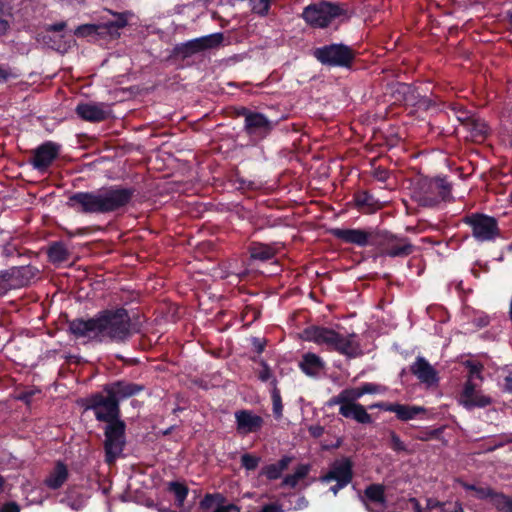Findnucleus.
I'll list each match as a JSON object with an SVG mask.
<instances>
[{"mask_svg": "<svg viewBox=\"0 0 512 512\" xmlns=\"http://www.w3.org/2000/svg\"><path fill=\"white\" fill-rule=\"evenodd\" d=\"M329 233L345 244L374 247L380 256L404 258L411 255L415 249L407 237H400L378 228H332Z\"/></svg>", "mask_w": 512, "mask_h": 512, "instance_id": "nucleus-1", "label": "nucleus"}, {"mask_svg": "<svg viewBox=\"0 0 512 512\" xmlns=\"http://www.w3.org/2000/svg\"><path fill=\"white\" fill-rule=\"evenodd\" d=\"M136 194L134 187L110 185L71 194L67 206L82 214H108L126 208Z\"/></svg>", "mask_w": 512, "mask_h": 512, "instance_id": "nucleus-2", "label": "nucleus"}, {"mask_svg": "<svg viewBox=\"0 0 512 512\" xmlns=\"http://www.w3.org/2000/svg\"><path fill=\"white\" fill-rule=\"evenodd\" d=\"M146 389L145 385L127 381L116 380L103 386L102 392H96L82 400L85 410L100 411L108 416H121L120 403L137 396Z\"/></svg>", "mask_w": 512, "mask_h": 512, "instance_id": "nucleus-3", "label": "nucleus"}, {"mask_svg": "<svg viewBox=\"0 0 512 512\" xmlns=\"http://www.w3.org/2000/svg\"><path fill=\"white\" fill-rule=\"evenodd\" d=\"M353 335L343 336L335 330L322 326H309L302 332V339L317 345H326L328 349L338 352L348 358L359 355V344L354 342Z\"/></svg>", "mask_w": 512, "mask_h": 512, "instance_id": "nucleus-4", "label": "nucleus"}, {"mask_svg": "<svg viewBox=\"0 0 512 512\" xmlns=\"http://www.w3.org/2000/svg\"><path fill=\"white\" fill-rule=\"evenodd\" d=\"M103 342L125 344L133 335L132 320L124 307L99 311Z\"/></svg>", "mask_w": 512, "mask_h": 512, "instance_id": "nucleus-5", "label": "nucleus"}, {"mask_svg": "<svg viewBox=\"0 0 512 512\" xmlns=\"http://www.w3.org/2000/svg\"><path fill=\"white\" fill-rule=\"evenodd\" d=\"M97 421L106 423L103 443L105 462L114 464L126 446V423L121 416H108L100 411L93 412Z\"/></svg>", "mask_w": 512, "mask_h": 512, "instance_id": "nucleus-6", "label": "nucleus"}, {"mask_svg": "<svg viewBox=\"0 0 512 512\" xmlns=\"http://www.w3.org/2000/svg\"><path fill=\"white\" fill-rule=\"evenodd\" d=\"M452 185L446 177L421 178L412 189V199L422 207H435L452 199Z\"/></svg>", "mask_w": 512, "mask_h": 512, "instance_id": "nucleus-7", "label": "nucleus"}, {"mask_svg": "<svg viewBox=\"0 0 512 512\" xmlns=\"http://www.w3.org/2000/svg\"><path fill=\"white\" fill-rule=\"evenodd\" d=\"M301 17L312 28H327L333 20L350 15L346 4L322 0L306 6Z\"/></svg>", "mask_w": 512, "mask_h": 512, "instance_id": "nucleus-8", "label": "nucleus"}, {"mask_svg": "<svg viewBox=\"0 0 512 512\" xmlns=\"http://www.w3.org/2000/svg\"><path fill=\"white\" fill-rule=\"evenodd\" d=\"M312 55L323 66L351 69L357 51L344 43H330L314 48Z\"/></svg>", "mask_w": 512, "mask_h": 512, "instance_id": "nucleus-9", "label": "nucleus"}, {"mask_svg": "<svg viewBox=\"0 0 512 512\" xmlns=\"http://www.w3.org/2000/svg\"><path fill=\"white\" fill-rule=\"evenodd\" d=\"M462 222L471 229L472 237L479 243L495 242L502 237L499 221L496 217L472 212L462 218Z\"/></svg>", "mask_w": 512, "mask_h": 512, "instance_id": "nucleus-10", "label": "nucleus"}, {"mask_svg": "<svg viewBox=\"0 0 512 512\" xmlns=\"http://www.w3.org/2000/svg\"><path fill=\"white\" fill-rule=\"evenodd\" d=\"M236 115L244 117L243 131L254 143L266 139L277 125L276 121L269 119L265 114L252 111L247 107L237 108Z\"/></svg>", "mask_w": 512, "mask_h": 512, "instance_id": "nucleus-11", "label": "nucleus"}, {"mask_svg": "<svg viewBox=\"0 0 512 512\" xmlns=\"http://www.w3.org/2000/svg\"><path fill=\"white\" fill-rule=\"evenodd\" d=\"M223 41L224 35L222 32L194 38L176 44L170 52L169 59L184 61L195 54L219 47Z\"/></svg>", "mask_w": 512, "mask_h": 512, "instance_id": "nucleus-12", "label": "nucleus"}, {"mask_svg": "<svg viewBox=\"0 0 512 512\" xmlns=\"http://www.w3.org/2000/svg\"><path fill=\"white\" fill-rule=\"evenodd\" d=\"M68 332L77 339L88 338L103 342L99 312L87 319L75 318L68 321Z\"/></svg>", "mask_w": 512, "mask_h": 512, "instance_id": "nucleus-13", "label": "nucleus"}, {"mask_svg": "<svg viewBox=\"0 0 512 512\" xmlns=\"http://www.w3.org/2000/svg\"><path fill=\"white\" fill-rule=\"evenodd\" d=\"M59 152V144L46 141L32 150V158L29 160V163L37 171L46 173L52 163L58 158Z\"/></svg>", "mask_w": 512, "mask_h": 512, "instance_id": "nucleus-14", "label": "nucleus"}, {"mask_svg": "<svg viewBox=\"0 0 512 512\" xmlns=\"http://www.w3.org/2000/svg\"><path fill=\"white\" fill-rule=\"evenodd\" d=\"M353 467L354 463L350 457L336 459L331 463L328 472L321 475L319 480L322 483L335 481L350 484L354 477Z\"/></svg>", "mask_w": 512, "mask_h": 512, "instance_id": "nucleus-15", "label": "nucleus"}, {"mask_svg": "<svg viewBox=\"0 0 512 512\" xmlns=\"http://www.w3.org/2000/svg\"><path fill=\"white\" fill-rule=\"evenodd\" d=\"M476 384L471 381H465L463 389L459 395V403L466 410L475 408H486L493 403V399L484 394L481 390L476 389Z\"/></svg>", "mask_w": 512, "mask_h": 512, "instance_id": "nucleus-16", "label": "nucleus"}, {"mask_svg": "<svg viewBox=\"0 0 512 512\" xmlns=\"http://www.w3.org/2000/svg\"><path fill=\"white\" fill-rule=\"evenodd\" d=\"M379 408L383 411L392 412L396 415V418L400 421L407 422L417 418L420 415L426 413V409L422 406L391 403V402H379L369 406V409Z\"/></svg>", "mask_w": 512, "mask_h": 512, "instance_id": "nucleus-17", "label": "nucleus"}, {"mask_svg": "<svg viewBox=\"0 0 512 512\" xmlns=\"http://www.w3.org/2000/svg\"><path fill=\"white\" fill-rule=\"evenodd\" d=\"M236 431L240 435H248L261 430L264 420L261 416L249 409H241L235 412Z\"/></svg>", "mask_w": 512, "mask_h": 512, "instance_id": "nucleus-18", "label": "nucleus"}, {"mask_svg": "<svg viewBox=\"0 0 512 512\" xmlns=\"http://www.w3.org/2000/svg\"><path fill=\"white\" fill-rule=\"evenodd\" d=\"M410 372L427 386H433L439 382L437 370L422 356L416 357L415 361L410 365Z\"/></svg>", "mask_w": 512, "mask_h": 512, "instance_id": "nucleus-19", "label": "nucleus"}, {"mask_svg": "<svg viewBox=\"0 0 512 512\" xmlns=\"http://www.w3.org/2000/svg\"><path fill=\"white\" fill-rule=\"evenodd\" d=\"M75 112L82 120L92 123L105 121L110 115L104 103H79Z\"/></svg>", "mask_w": 512, "mask_h": 512, "instance_id": "nucleus-20", "label": "nucleus"}, {"mask_svg": "<svg viewBox=\"0 0 512 512\" xmlns=\"http://www.w3.org/2000/svg\"><path fill=\"white\" fill-rule=\"evenodd\" d=\"M114 19L103 23L95 24V31L97 36L110 38H118L120 36L119 30L128 24L126 13H113Z\"/></svg>", "mask_w": 512, "mask_h": 512, "instance_id": "nucleus-21", "label": "nucleus"}, {"mask_svg": "<svg viewBox=\"0 0 512 512\" xmlns=\"http://www.w3.org/2000/svg\"><path fill=\"white\" fill-rule=\"evenodd\" d=\"M325 367V361L312 352L304 353L299 362L300 370L311 378H319L321 373L325 370Z\"/></svg>", "mask_w": 512, "mask_h": 512, "instance_id": "nucleus-22", "label": "nucleus"}, {"mask_svg": "<svg viewBox=\"0 0 512 512\" xmlns=\"http://www.w3.org/2000/svg\"><path fill=\"white\" fill-rule=\"evenodd\" d=\"M39 270L32 265L11 267V288L17 289L29 285L37 276Z\"/></svg>", "mask_w": 512, "mask_h": 512, "instance_id": "nucleus-23", "label": "nucleus"}, {"mask_svg": "<svg viewBox=\"0 0 512 512\" xmlns=\"http://www.w3.org/2000/svg\"><path fill=\"white\" fill-rule=\"evenodd\" d=\"M339 414L346 419H352L359 424H372V416L366 408L360 404H345L339 407Z\"/></svg>", "mask_w": 512, "mask_h": 512, "instance_id": "nucleus-24", "label": "nucleus"}, {"mask_svg": "<svg viewBox=\"0 0 512 512\" xmlns=\"http://www.w3.org/2000/svg\"><path fill=\"white\" fill-rule=\"evenodd\" d=\"M276 243L266 244L258 241H253L248 247V252L252 260L269 261L277 254Z\"/></svg>", "mask_w": 512, "mask_h": 512, "instance_id": "nucleus-25", "label": "nucleus"}, {"mask_svg": "<svg viewBox=\"0 0 512 512\" xmlns=\"http://www.w3.org/2000/svg\"><path fill=\"white\" fill-rule=\"evenodd\" d=\"M69 477L68 468L62 461H57L54 468L45 478L44 484L52 490H57L63 486Z\"/></svg>", "mask_w": 512, "mask_h": 512, "instance_id": "nucleus-26", "label": "nucleus"}, {"mask_svg": "<svg viewBox=\"0 0 512 512\" xmlns=\"http://www.w3.org/2000/svg\"><path fill=\"white\" fill-rule=\"evenodd\" d=\"M292 461L293 457L284 455L276 463L263 466L259 476H265L269 481L277 480L281 478L283 472L288 469Z\"/></svg>", "mask_w": 512, "mask_h": 512, "instance_id": "nucleus-27", "label": "nucleus"}, {"mask_svg": "<svg viewBox=\"0 0 512 512\" xmlns=\"http://www.w3.org/2000/svg\"><path fill=\"white\" fill-rule=\"evenodd\" d=\"M353 201L356 208L362 213H373L382 207L380 201L368 191L356 192Z\"/></svg>", "mask_w": 512, "mask_h": 512, "instance_id": "nucleus-28", "label": "nucleus"}, {"mask_svg": "<svg viewBox=\"0 0 512 512\" xmlns=\"http://www.w3.org/2000/svg\"><path fill=\"white\" fill-rule=\"evenodd\" d=\"M464 128L470 133L471 139L477 142L484 141L489 134V128L486 122L475 116L467 122Z\"/></svg>", "mask_w": 512, "mask_h": 512, "instance_id": "nucleus-29", "label": "nucleus"}, {"mask_svg": "<svg viewBox=\"0 0 512 512\" xmlns=\"http://www.w3.org/2000/svg\"><path fill=\"white\" fill-rule=\"evenodd\" d=\"M49 261L53 264H60L68 260L70 254L65 244L61 241L53 242L47 251Z\"/></svg>", "mask_w": 512, "mask_h": 512, "instance_id": "nucleus-30", "label": "nucleus"}, {"mask_svg": "<svg viewBox=\"0 0 512 512\" xmlns=\"http://www.w3.org/2000/svg\"><path fill=\"white\" fill-rule=\"evenodd\" d=\"M310 471V466L307 464H299L297 468L295 469L294 473L287 474L281 484L280 487H286L289 486L291 488H295L298 484V482L302 479H304Z\"/></svg>", "mask_w": 512, "mask_h": 512, "instance_id": "nucleus-31", "label": "nucleus"}, {"mask_svg": "<svg viewBox=\"0 0 512 512\" xmlns=\"http://www.w3.org/2000/svg\"><path fill=\"white\" fill-rule=\"evenodd\" d=\"M168 491L174 494L176 505L180 508L183 507L189 493L188 486L178 481H172L168 484Z\"/></svg>", "mask_w": 512, "mask_h": 512, "instance_id": "nucleus-32", "label": "nucleus"}, {"mask_svg": "<svg viewBox=\"0 0 512 512\" xmlns=\"http://www.w3.org/2000/svg\"><path fill=\"white\" fill-rule=\"evenodd\" d=\"M248 3L253 14L264 18L270 13L273 0H248Z\"/></svg>", "mask_w": 512, "mask_h": 512, "instance_id": "nucleus-33", "label": "nucleus"}, {"mask_svg": "<svg viewBox=\"0 0 512 512\" xmlns=\"http://www.w3.org/2000/svg\"><path fill=\"white\" fill-rule=\"evenodd\" d=\"M491 504L500 512H512V497L496 492Z\"/></svg>", "mask_w": 512, "mask_h": 512, "instance_id": "nucleus-34", "label": "nucleus"}, {"mask_svg": "<svg viewBox=\"0 0 512 512\" xmlns=\"http://www.w3.org/2000/svg\"><path fill=\"white\" fill-rule=\"evenodd\" d=\"M397 94L402 96L406 104H414L416 99L415 88L411 84L399 83L396 88Z\"/></svg>", "mask_w": 512, "mask_h": 512, "instance_id": "nucleus-35", "label": "nucleus"}, {"mask_svg": "<svg viewBox=\"0 0 512 512\" xmlns=\"http://www.w3.org/2000/svg\"><path fill=\"white\" fill-rule=\"evenodd\" d=\"M465 367L468 369V378L466 381L474 382V379L482 380V370L483 365L479 362H474L471 360H467L465 362Z\"/></svg>", "mask_w": 512, "mask_h": 512, "instance_id": "nucleus-36", "label": "nucleus"}, {"mask_svg": "<svg viewBox=\"0 0 512 512\" xmlns=\"http://www.w3.org/2000/svg\"><path fill=\"white\" fill-rule=\"evenodd\" d=\"M271 399H272V410L273 415L276 419H280L283 415V404L282 397L279 389H275L271 391Z\"/></svg>", "mask_w": 512, "mask_h": 512, "instance_id": "nucleus-37", "label": "nucleus"}, {"mask_svg": "<svg viewBox=\"0 0 512 512\" xmlns=\"http://www.w3.org/2000/svg\"><path fill=\"white\" fill-rule=\"evenodd\" d=\"M345 404H357L362 395L359 387L345 388L341 391Z\"/></svg>", "mask_w": 512, "mask_h": 512, "instance_id": "nucleus-38", "label": "nucleus"}, {"mask_svg": "<svg viewBox=\"0 0 512 512\" xmlns=\"http://www.w3.org/2000/svg\"><path fill=\"white\" fill-rule=\"evenodd\" d=\"M260 461L261 458L259 456L250 453H245L241 456V465L248 471L255 470L258 467Z\"/></svg>", "mask_w": 512, "mask_h": 512, "instance_id": "nucleus-39", "label": "nucleus"}, {"mask_svg": "<svg viewBox=\"0 0 512 512\" xmlns=\"http://www.w3.org/2000/svg\"><path fill=\"white\" fill-rule=\"evenodd\" d=\"M498 384L502 392L512 394V372L503 371L499 376Z\"/></svg>", "mask_w": 512, "mask_h": 512, "instance_id": "nucleus-40", "label": "nucleus"}, {"mask_svg": "<svg viewBox=\"0 0 512 512\" xmlns=\"http://www.w3.org/2000/svg\"><path fill=\"white\" fill-rule=\"evenodd\" d=\"M389 437H390V448L394 452L400 453V452L407 451L406 445L401 440V438L398 436V434H396V432L391 431L389 434Z\"/></svg>", "mask_w": 512, "mask_h": 512, "instance_id": "nucleus-41", "label": "nucleus"}, {"mask_svg": "<svg viewBox=\"0 0 512 512\" xmlns=\"http://www.w3.org/2000/svg\"><path fill=\"white\" fill-rule=\"evenodd\" d=\"M452 109L456 112V116L458 121L461 123V125L464 127L469 120H471L474 115H472L469 111L464 109L462 106L453 105Z\"/></svg>", "mask_w": 512, "mask_h": 512, "instance_id": "nucleus-42", "label": "nucleus"}, {"mask_svg": "<svg viewBox=\"0 0 512 512\" xmlns=\"http://www.w3.org/2000/svg\"><path fill=\"white\" fill-rule=\"evenodd\" d=\"M74 34L77 37L96 36L95 24L80 25L75 29Z\"/></svg>", "mask_w": 512, "mask_h": 512, "instance_id": "nucleus-43", "label": "nucleus"}, {"mask_svg": "<svg viewBox=\"0 0 512 512\" xmlns=\"http://www.w3.org/2000/svg\"><path fill=\"white\" fill-rule=\"evenodd\" d=\"M495 493H496V491H494L490 487L477 486V489L475 491V497L479 500L489 499L490 503H491L492 498L494 497Z\"/></svg>", "mask_w": 512, "mask_h": 512, "instance_id": "nucleus-44", "label": "nucleus"}, {"mask_svg": "<svg viewBox=\"0 0 512 512\" xmlns=\"http://www.w3.org/2000/svg\"><path fill=\"white\" fill-rule=\"evenodd\" d=\"M219 504L220 505H218L212 512H240V508L237 505L232 503L227 504V499L224 495Z\"/></svg>", "mask_w": 512, "mask_h": 512, "instance_id": "nucleus-45", "label": "nucleus"}, {"mask_svg": "<svg viewBox=\"0 0 512 512\" xmlns=\"http://www.w3.org/2000/svg\"><path fill=\"white\" fill-rule=\"evenodd\" d=\"M260 365L262 369L258 373V379L262 382H267L272 378V376H274L272 370L270 366L267 364V362L264 360L260 361Z\"/></svg>", "mask_w": 512, "mask_h": 512, "instance_id": "nucleus-46", "label": "nucleus"}, {"mask_svg": "<svg viewBox=\"0 0 512 512\" xmlns=\"http://www.w3.org/2000/svg\"><path fill=\"white\" fill-rule=\"evenodd\" d=\"M372 175L377 181L385 183L390 176V171L382 166H378L373 169Z\"/></svg>", "mask_w": 512, "mask_h": 512, "instance_id": "nucleus-47", "label": "nucleus"}, {"mask_svg": "<svg viewBox=\"0 0 512 512\" xmlns=\"http://www.w3.org/2000/svg\"><path fill=\"white\" fill-rule=\"evenodd\" d=\"M490 323V318L487 314L481 313L479 315H475L472 319V324L477 328H484L488 326Z\"/></svg>", "mask_w": 512, "mask_h": 512, "instance_id": "nucleus-48", "label": "nucleus"}, {"mask_svg": "<svg viewBox=\"0 0 512 512\" xmlns=\"http://www.w3.org/2000/svg\"><path fill=\"white\" fill-rule=\"evenodd\" d=\"M359 389L362 396L365 394H375L379 392V386L370 382L363 383L359 386Z\"/></svg>", "mask_w": 512, "mask_h": 512, "instance_id": "nucleus-49", "label": "nucleus"}, {"mask_svg": "<svg viewBox=\"0 0 512 512\" xmlns=\"http://www.w3.org/2000/svg\"><path fill=\"white\" fill-rule=\"evenodd\" d=\"M439 434H440V430H438V429L423 431V432H420L416 436V439L420 440V441H428L430 439L437 438L439 436Z\"/></svg>", "mask_w": 512, "mask_h": 512, "instance_id": "nucleus-50", "label": "nucleus"}, {"mask_svg": "<svg viewBox=\"0 0 512 512\" xmlns=\"http://www.w3.org/2000/svg\"><path fill=\"white\" fill-rule=\"evenodd\" d=\"M10 274L11 268L0 272V285L8 286L9 288H11L12 275Z\"/></svg>", "mask_w": 512, "mask_h": 512, "instance_id": "nucleus-51", "label": "nucleus"}, {"mask_svg": "<svg viewBox=\"0 0 512 512\" xmlns=\"http://www.w3.org/2000/svg\"><path fill=\"white\" fill-rule=\"evenodd\" d=\"M11 77H16L9 67L0 65V83H5Z\"/></svg>", "mask_w": 512, "mask_h": 512, "instance_id": "nucleus-52", "label": "nucleus"}, {"mask_svg": "<svg viewBox=\"0 0 512 512\" xmlns=\"http://www.w3.org/2000/svg\"><path fill=\"white\" fill-rule=\"evenodd\" d=\"M258 512H284V510L278 503H269L265 504Z\"/></svg>", "mask_w": 512, "mask_h": 512, "instance_id": "nucleus-53", "label": "nucleus"}, {"mask_svg": "<svg viewBox=\"0 0 512 512\" xmlns=\"http://www.w3.org/2000/svg\"><path fill=\"white\" fill-rule=\"evenodd\" d=\"M335 405H339V407L345 405L344 398L342 396L341 391L337 395L331 397L327 401V406L332 407V406H335Z\"/></svg>", "mask_w": 512, "mask_h": 512, "instance_id": "nucleus-54", "label": "nucleus"}, {"mask_svg": "<svg viewBox=\"0 0 512 512\" xmlns=\"http://www.w3.org/2000/svg\"><path fill=\"white\" fill-rule=\"evenodd\" d=\"M447 503L441 502L435 498H428L426 501V508L429 510L435 509V508H445V505Z\"/></svg>", "mask_w": 512, "mask_h": 512, "instance_id": "nucleus-55", "label": "nucleus"}, {"mask_svg": "<svg viewBox=\"0 0 512 512\" xmlns=\"http://www.w3.org/2000/svg\"><path fill=\"white\" fill-rule=\"evenodd\" d=\"M0 512H20V506L16 502H7L5 503Z\"/></svg>", "mask_w": 512, "mask_h": 512, "instance_id": "nucleus-56", "label": "nucleus"}, {"mask_svg": "<svg viewBox=\"0 0 512 512\" xmlns=\"http://www.w3.org/2000/svg\"><path fill=\"white\" fill-rule=\"evenodd\" d=\"M66 22L61 21L47 26V32H61L66 28Z\"/></svg>", "mask_w": 512, "mask_h": 512, "instance_id": "nucleus-57", "label": "nucleus"}, {"mask_svg": "<svg viewBox=\"0 0 512 512\" xmlns=\"http://www.w3.org/2000/svg\"><path fill=\"white\" fill-rule=\"evenodd\" d=\"M309 433L314 438H319L324 434V427L321 425H312L309 427Z\"/></svg>", "mask_w": 512, "mask_h": 512, "instance_id": "nucleus-58", "label": "nucleus"}, {"mask_svg": "<svg viewBox=\"0 0 512 512\" xmlns=\"http://www.w3.org/2000/svg\"><path fill=\"white\" fill-rule=\"evenodd\" d=\"M308 505H309L308 500L306 499L305 496L302 495L297 498V501H296L293 509L294 510H302V509L307 508Z\"/></svg>", "mask_w": 512, "mask_h": 512, "instance_id": "nucleus-59", "label": "nucleus"}, {"mask_svg": "<svg viewBox=\"0 0 512 512\" xmlns=\"http://www.w3.org/2000/svg\"><path fill=\"white\" fill-rule=\"evenodd\" d=\"M97 230H100V228L99 227H80V228L76 229L75 235L83 236V235L90 234Z\"/></svg>", "mask_w": 512, "mask_h": 512, "instance_id": "nucleus-60", "label": "nucleus"}, {"mask_svg": "<svg viewBox=\"0 0 512 512\" xmlns=\"http://www.w3.org/2000/svg\"><path fill=\"white\" fill-rule=\"evenodd\" d=\"M252 344L258 354H261L265 349V343L262 342L259 338L255 337L252 340Z\"/></svg>", "mask_w": 512, "mask_h": 512, "instance_id": "nucleus-61", "label": "nucleus"}, {"mask_svg": "<svg viewBox=\"0 0 512 512\" xmlns=\"http://www.w3.org/2000/svg\"><path fill=\"white\" fill-rule=\"evenodd\" d=\"M33 395V391H24L18 396V399L26 404H29Z\"/></svg>", "mask_w": 512, "mask_h": 512, "instance_id": "nucleus-62", "label": "nucleus"}, {"mask_svg": "<svg viewBox=\"0 0 512 512\" xmlns=\"http://www.w3.org/2000/svg\"><path fill=\"white\" fill-rule=\"evenodd\" d=\"M408 502L412 505L414 512H423L422 506L416 498L411 497L409 498Z\"/></svg>", "mask_w": 512, "mask_h": 512, "instance_id": "nucleus-63", "label": "nucleus"}, {"mask_svg": "<svg viewBox=\"0 0 512 512\" xmlns=\"http://www.w3.org/2000/svg\"><path fill=\"white\" fill-rule=\"evenodd\" d=\"M441 512H464V510L462 507V503L460 501H456L454 503L453 509L442 508Z\"/></svg>", "mask_w": 512, "mask_h": 512, "instance_id": "nucleus-64", "label": "nucleus"}]
</instances>
